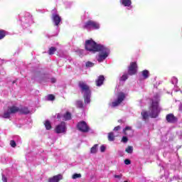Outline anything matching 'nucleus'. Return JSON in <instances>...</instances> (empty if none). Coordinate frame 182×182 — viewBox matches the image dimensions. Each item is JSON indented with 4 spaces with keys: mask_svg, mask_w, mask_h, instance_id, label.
I'll return each mask as SVG.
<instances>
[{
    "mask_svg": "<svg viewBox=\"0 0 182 182\" xmlns=\"http://www.w3.org/2000/svg\"><path fill=\"white\" fill-rule=\"evenodd\" d=\"M85 49L86 50H89V52H93V53L99 52L97 60L100 63L103 62V60L109 56V53H110V50H109V48L105 46L97 44L93 40H87L85 41Z\"/></svg>",
    "mask_w": 182,
    "mask_h": 182,
    "instance_id": "nucleus-1",
    "label": "nucleus"
},
{
    "mask_svg": "<svg viewBox=\"0 0 182 182\" xmlns=\"http://www.w3.org/2000/svg\"><path fill=\"white\" fill-rule=\"evenodd\" d=\"M149 117L152 119H156V117H159V102L153 101L152 105L150 108L149 111Z\"/></svg>",
    "mask_w": 182,
    "mask_h": 182,
    "instance_id": "nucleus-2",
    "label": "nucleus"
},
{
    "mask_svg": "<svg viewBox=\"0 0 182 182\" xmlns=\"http://www.w3.org/2000/svg\"><path fill=\"white\" fill-rule=\"evenodd\" d=\"M83 29H100V24L99 23L92 21V20H88L87 22L85 23L84 26H82Z\"/></svg>",
    "mask_w": 182,
    "mask_h": 182,
    "instance_id": "nucleus-3",
    "label": "nucleus"
},
{
    "mask_svg": "<svg viewBox=\"0 0 182 182\" xmlns=\"http://www.w3.org/2000/svg\"><path fill=\"white\" fill-rule=\"evenodd\" d=\"M78 87H80V92L83 95H89L92 93V91L90 90V87L83 81H80L78 82Z\"/></svg>",
    "mask_w": 182,
    "mask_h": 182,
    "instance_id": "nucleus-4",
    "label": "nucleus"
},
{
    "mask_svg": "<svg viewBox=\"0 0 182 182\" xmlns=\"http://www.w3.org/2000/svg\"><path fill=\"white\" fill-rule=\"evenodd\" d=\"M77 129L82 133H88V132H90V127L87 126V124L85 121L78 122Z\"/></svg>",
    "mask_w": 182,
    "mask_h": 182,
    "instance_id": "nucleus-5",
    "label": "nucleus"
},
{
    "mask_svg": "<svg viewBox=\"0 0 182 182\" xmlns=\"http://www.w3.org/2000/svg\"><path fill=\"white\" fill-rule=\"evenodd\" d=\"M137 73V63L132 62L128 68V75L133 76Z\"/></svg>",
    "mask_w": 182,
    "mask_h": 182,
    "instance_id": "nucleus-6",
    "label": "nucleus"
},
{
    "mask_svg": "<svg viewBox=\"0 0 182 182\" xmlns=\"http://www.w3.org/2000/svg\"><path fill=\"white\" fill-rule=\"evenodd\" d=\"M55 132L57 134L65 133V132H66V123H65V122H62L60 124L57 125L55 128Z\"/></svg>",
    "mask_w": 182,
    "mask_h": 182,
    "instance_id": "nucleus-7",
    "label": "nucleus"
},
{
    "mask_svg": "<svg viewBox=\"0 0 182 182\" xmlns=\"http://www.w3.org/2000/svg\"><path fill=\"white\" fill-rule=\"evenodd\" d=\"M125 98L126 95H124V93L120 92L118 95L117 100L112 102L113 107L119 106V105H120V103H122V102H123V100H124Z\"/></svg>",
    "mask_w": 182,
    "mask_h": 182,
    "instance_id": "nucleus-8",
    "label": "nucleus"
},
{
    "mask_svg": "<svg viewBox=\"0 0 182 182\" xmlns=\"http://www.w3.org/2000/svg\"><path fill=\"white\" fill-rule=\"evenodd\" d=\"M166 120L168 122V123H171L172 124H175V123H177L178 122V118L177 117L174 116V114H168L166 116Z\"/></svg>",
    "mask_w": 182,
    "mask_h": 182,
    "instance_id": "nucleus-9",
    "label": "nucleus"
},
{
    "mask_svg": "<svg viewBox=\"0 0 182 182\" xmlns=\"http://www.w3.org/2000/svg\"><path fill=\"white\" fill-rule=\"evenodd\" d=\"M61 21L62 19L60 18V16H58V14H53V22H54L55 26H59Z\"/></svg>",
    "mask_w": 182,
    "mask_h": 182,
    "instance_id": "nucleus-10",
    "label": "nucleus"
},
{
    "mask_svg": "<svg viewBox=\"0 0 182 182\" xmlns=\"http://www.w3.org/2000/svg\"><path fill=\"white\" fill-rule=\"evenodd\" d=\"M63 176L61 174H58L51 178H48V182H59L60 180H62Z\"/></svg>",
    "mask_w": 182,
    "mask_h": 182,
    "instance_id": "nucleus-11",
    "label": "nucleus"
},
{
    "mask_svg": "<svg viewBox=\"0 0 182 182\" xmlns=\"http://www.w3.org/2000/svg\"><path fill=\"white\" fill-rule=\"evenodd\" d=\"M105 82V75H100L97 79L95 80L96 86H102Z\"/></svg>",
    "mask_w": 182,
    "mask_h": 182,
    "instance_id": "nucleus-12",
    "label": "nucleus"
},
{
    "mask_svg": "<svg viewBox=\"0 0 182 182\" xmlns=\"http://www.w3.org/2000/svg\"><path fill=\"white\" fill-rule=\"evenodd\" d=\"M85 105H89L91 102L92 93L83 95Z\"/></svg>",
    "mask_w": 182,
    "mask_h": 182,
    "instance_id": "nucleus-13",
    "label": "nucleus"
},
{
    "mask_svg": "<svg viewBox=\"0 0 182 182\" xmlns=\"http://www.w3.org/2000/svg\"><path fill=\"white\" fill-rule=\"evenodd\" d=\"M18 112L20 114H29V113H31V111H29V109L26 107L19 108Z\"/></svg>",
    "mask_w": 182,
    "mask_h": 182,
    "instance_id": "nucleus-14",
    "label": "nucleus"
},
{
    "mask_svg": "<svg viewBox=\"0 0 182 182\" xmlns=\"http://www.w3.org/2000/svg\"><path fill=\"white\" fill-rule=\"evenodd\" d=\"M8 109L11 114H15V113H18V112H19V107L16 106L9 107Z\"/></svg>",
    "mask_w": 182,
    "mask_h": 182,
    "instance_id": "nucleus-15",
    "label": "nucleus"
},
{
    "mask_svg": "<svg viewBox=\"0 0 182 182\" xmlns=\"http://www.w3.org/2000/svg\"><path fill=\"white\" fill-rule=\"evenodd\" d=\"M127 132H130L131 133H133V130H132V127H126L123 129V133L125 136H130L129 135V133H127Z\"/></svg>",
    "mask_w": 182,
    "mask_h": 182,
    "instance_id": "nucleus-16",
    "label": "nucleus"
},
{
    "mask_svg": "<svg viewBox=\"0 0 182 182\" xmlns=\"http://www.w3.org/2000/svg\"><path fill=\"white\" fill-rule=\"evenodd\" d=\"M44 126L46 130H50V129H52V124H50V121L49 120H46Z\"/></svg>",
    "mask_w": 182,
    "mask_h": 182,
    "instance_id": "nucleus-17",
    "label": "nucleus"
},
{
    "mask_svg": "<svg viewBox=\"0 0 182 182\" xmlns=\"http://www.w3.org/2000/svg\"><path fill=\"white\" fill-rule=\"evenodd\" d=\"M98 144H95L91 149H90V153L91 154H96L97 153V146Z\"/></svg>",
    "mask_w": 182,
    "mask_h": 182,
    "instance_id": "nucleus-18",
    "label": "nucleus"
},
{
    "mask_svg": "<svg viewBox=\"0 0 182 182\" xmlns=\"http://www.w3.org/2000/svg\"><path fill=\"white\" fill-rule=\"evenodd\" d=\"M64 120H70L72 119V114L70 112H67L64 115H63Z\"/></svg>",
    "mask_w": 182,
    "mask_h": 182,
    "instance_id": "nucleus-19",
    "label": "nucleus"
},
{
    "mask_svg": "<svg viewBox=\"0 0 182 182\" xmlns=\"http://www.w3.org/2000/svg\"><path fill=\"white\" fill-rule=\"evenodd\" d=\"M56 50H58V49L55 47H50L48 49V55H55V52H56Z\"/></svg>",
    "mask_w": 182,
    "mask_h": 182,
    "instance_id": "nucleus-20",
    "label": "nucleus"
},
{
    "mask_svg": "<svg viewBox=\"0 0 182 182\" xmlns=\"http://www.w3.org/2000/svg\"><path fill=\"white\" fill-rule=\"evenodd\" d=\"M76 106L78 109H84L83 102L82 100L76 101Z\"/></svg>",
    "mask_w": 182,
    "mask_h": 182,
    "instance_id": "nucleus-21",
    "label": "nucleus"
},
{
    "mask_svg": "<svg viewBox=\"0 0 182 182\" xmlns=\"http://www.w3.org/2000/svg\"><path fill=\"white\" fill-rule=\"evenodd\" d=\"M144 79H149V70H144L141 72Z\"/></svg>",
    "mask_w": 182,
    "mask_h": 182,
    "instance_id": "nucleus-22",
    "label": "nucleus"
},
{
    "mask_svg": "<svg viewBox=\"0 0 182 182\" xmlns=\"http://www.w3.org/2000/svg\"><path fill=\"white\" fill-rule=\"evenodd\" d=\"M108 140L109 141H114V133L113 132L108 133Z\"/></svg>",
    "mask_w": 182,
    "mask_h": 182,
    "instance_id": "nucleus-23",
    "label": "nucleus"
},
{
    "mask_svg": "<svg viewBox=\"0 0 182 182\" xmlns=\"http://www.w3.org/2000/svg\"><path fill=\"white\" fill-rule=\"evenodd\" d=\"M144 120H147V119H149V112H147L146 111H144L141 113Z\"/></svg>",
    "mask_w": 182,
    "mask_h": 182,
    "instance_id": "nucleus-24",
    "label": "nucleus"
},
{
    "mask_svg": "<svg viewBox=\"0 0 182 182\" xmlns=\"http://www.w3.org/2000/svg\"><path fill=\"white\" fill-rule=\"evenodd\" d=\"M6 36V31L5 30H0V41Z\"/></svg>",
    "mask_w": 182,
    "mask_h": 182,
    "instance_id": "nucleus-25",
    "label": "nucleus"
},
{
    "mask_svg": "<svg viewBox=\"0 0 182 182\" xmlns=\"http://www.w3.org/2000/svg\"><path fill=\"white\" fill-rule=\"evenodd\" d=\"M3 117L4 119H9L11 117V112L9 109H8L7 112L4 113Z\"/></svg>",
    "mask_w": 182,
    "mask_h": 182,
    "instance_id": "nucleus-26",
    "label": "nucleus"
},
{
    "mask_svg": "<svg viewBox=\"0 0 182 182\" xmlns=\"http://www.w3.org/2000/svg\"><path fill=\"white\" fill-rule=\"evenodd\" d=\"M126 153H128L129 154H132L133 153V146H128L125 149Z\"/></svg>",
    "mask_w": 182,
    "mask_h": 182,
    "instance_id": "nucleus-27",
    "label": "nucleus"
},
{
    "mask_svg": "<svg viewBox=\"0 0 182 182\" xmlns=\"http://www.w3.org/2000/svg\"><path fill=\"white\" fill-rule=\"evenodd\" d=\"M122 5H124V6H130L132 5V1H122Z\"/></svg>",
    "mask_w": 182,
    "mask_h": 182,
    "instance_id": "nucleus-28",
    "label": "nucleus"
},
{
    "mask_svg": "<svg viewBox=\"0 0 182 182\" xmlns=\"http://www.w3.org/2000/svg\"><path fill=\"white\" fill-rule=\"evenodd\" d=\"M85 66H86V68H93V66H95V63H93L90 61H88L85 63Z\"/></svg>",
    "mask_w": 182,
    "mask_h": 182,
    "instance_id": "nucleus-29",
    "label": "nucleus"
},
{
    "mask_svg": "<svg viewBox=\"0 0 182 182\" xmlns=\"http://www.w3.org/2000/svg\"><path fill=\"white\" fill-rule=\"evenodd\" d=\"M127 79H129V77L127 76V75H123L120 77V81H121V82H126V80H127Z\"/></svg>",
    "mask_w": 182,
    "mask_h": 182,
    "instance_id": "nucleus-30",
    "label": "nucleus"
},
{
    "mask_svg": "<svg viewBox=\"0 0 182 182\" xmlns=\"http://www.w3.org/2000/svg\"><path fill=\"white\" fill-rule=\"evenodd\" d=\"M80 177H82V174L80 173H75L73 175V178L75 180L76 178H80Z\"/></svg>",
    "mask_w": 182,
    "mask_h": 182,
    "instance_id": "nucleus-31",
    "label": "nucleus"
},
{
    "mask_svg": "<svg viewBox=\"0 0 182 182\" xmlns=\"http://www.w3.org/2000/svg\"><path fill=\"white\" fill-rule=\"evenodd\" d=\"M48 100H51V101H53L55 100V95L50 94V95H48Z\"/></svg>",
    "mask_w": 182,
    "mask_h": 182,
    "instance_id": "nucleus-32",
    "label": "nucleus"
},
{
    "mask_svg": "<svg viewBox=\"0 0 182 182\" xmlns=\"http://www.w3.org/2000/svg\"><path fill=\"white\" fill-rule=\"evenodd\" d=\"M122 143H127V141H129V139L127 136H122Z\"/></svg>",
    "mask_w": 182,
    "mask_h": 182,
    "instance_id": "nucleus-33",
    "label": "nucleus"
},
{
    "mask_svg": "<svg viewBox=\"0 0 182 182\" xmlns=\"http://www.w3.org/2000/svg\"><path fill=\"white\" fill-rule=\"evenodd\" d=\"M10 146H11V147H16V142H15L14 140H11L10 141Z\"/></svg>",
    "mask_w": 182,
    "mask_h": 182,
    "instance_id": "nucleus-34",
    "label": "nucleus"
},
{
    "mask_svg": "<svg viewBox=\"0 0 182 182\" xmlns=\"http://www.w3.org/2000/svg\"><path fill=\"white\" fill-rule=\"evenodd\" d=\"M124 164H126L127 166H129V164H132V161H130V159H125Z\"/></svg>",
    "mask_w": 182,
    "mask_h": 182,
    "instance_id": "nucleus-35",
    "label": "nucleus"
},
{
    "mask_svg": "<svg viewBox=\"0 0 182 182\" xmlns=\"http://www.w3.org/2000/svg\"><path fill=\"white\" fill-rule=\"evenodd\" d=\"M114 178H118L119 180H120V178L123 177V174L114 175Z\"/></svg>",
    "mask_w": 182,
    "mask_h": 182,
    "instance_id": "nucleus-36",
    "label": "nucleus"
},
{
    "mask_svg": "<svg viewBox=\"0 0 182 182\" xmlns=\"http://www.w3.org/2000/svg\"><path fill=\"white\" fill-rule=\"evenodd\" d=\"M105 150H106V146H105L104 145L100 146V151L102 153H104V151H105Z\"/></svg>",
    "mask_w": 182,
    "mask_h": 182,
    "instance_id": "nucleus-37",
    "label": "nucleus"
},
{
    "mask_svg": "<svg viewBox=\"0 0 182 182\" xmlns=\"http://www.w3.org/2000/svg\"><path fill=\"white\" fill-rule=\"evenodd\" d=\"M1 180L3 182H8V178L5 176V175H2Z\"/></svg>",
    "mask_w": 182,
    "mask_h": 182,
    "instance_id": "nucleus-38",
    "label": "nucleus"
},
{
    "mask_svg": "<svg viewBox=\"0 0 182 182\" xmlns=\"http://www.w3.org/2000/svg\"><path fill=\"white\" fill-rule=\"evenodd\" d=\"M120 129H122V127L120 126H117L114 128V131L119 132V130H120Z\"/></svg>",
    "mask_w": 182,
    "mask_h": 182,
    "instance_id": "nucleus-39",
    "label": "nucleus"
},
{
    "mask_svg": "<svg viewBox=\"0 0 182 182\" xmlns=\"http://www.w3.org/2000/svg\"><path fill=\"white\" fill-rule=\"evenodd\" d=\"M51 82H52V83H56V79L52 78Z\"/></svg>",
    "mask_w": 182,
    "mask_h": 182,
    "instance_id": "nucleus-40",
    "label": "nucleus"
},
{
    "mask_svg": "<svg viewBox=\"0 0 182 182\" xmlns=\"http://www.w3.org/2000/svg\"><path fill=\"white\" fill-rule=\"evenodd\" d=\"M57 119H58V120H60V114H57Z\"/></svg>",
    "mask_w": 182,
    "mask_h": 182,
    "instance_id": "nucleus-41",
    "label": "nucleus"
},
{
    "mask_svg": "<svg viewBox=\"0 0 182 182\" xmlns=\"http://www.w3.org/2000/svg\"><path fill=\"white\" fill-rule=\"evenodd\" d=\"M118 123H124V121H123L122 119H119Z\"/></svg>",
    "mask_w": 182,
    "mask_h": 182,
    "instance_id": "nucleus-42",
    "label": "nucleus"
},
{
    "mask_svg": "<svg viewBox=\"0 0 182 182\" xmlns=\"http://www.w3.org/2000/svg\"><path fill=\"white\" fill-rule=\"evenodd\" d=\"M121 1H130V0H121Z\"/></svg>",
    "mask_w": 182,
    "mask_h": 182,
    "instance_id": "nucleus-43",
    "label": "nucleus"
},
{
    "mask_svg": "<svg viewBox=\"0 0 182 182\" xmlns=\"http://www.w3.org/2000/svg\"><path fill=\"white\" fill-rule=\"evenodd\" d=\"M13 83H16V81H13Z\"/></svg>",
    "mask_w": 182,
    "mask_h": 182,
    "instance_id": "nucleus-44",
    "label": "nucleus"
},
{
    "mask_svg": "<svg viewBox=\"0 0 182 182\" xmlns=\"http://www.w3.org/2000/svg\"><path fill=\"white\" fill-rule=\"evenodd\" d=\"M124 182H127V181H124Z\"/></svg>",
    "mask_w": 182,
    "mask_h": 182,
    "instance_id": "nucleus-45",
    "label": "nucleus"
}]
</instances>
